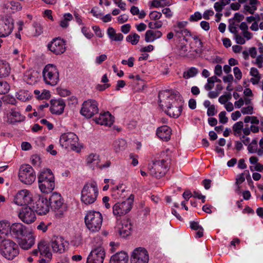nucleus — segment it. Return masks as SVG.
I'll return each instance as SVG.
<instances>
[{
  "instance_id": "09e8293b",
  "label": "nucleus",
  "mask_w": 263,
  "mask_h": 263,
  "mask_svg": "<svg viewBox=\"0 0 263 263\" xmlns=\"http://www.w3.org/2000/svg\"><path fill=\"white\" fill-rule=\"evenodd\" d=\"M63 203V199L61 197V199H58L57 201H55V202H53L49 205V207L54 210H59L61 207L62 206Z\"/></svg>"
},
{
  "instance_id": "2f4dec72",
  "label": "nucleus",
  "mask_w": 263,
  "mask_h": 263,
  "mask_svg": "<svg viewBox=\"0 0 263 263\" xmlns=\"http://www.w3.org/2000/svg\"><path fill=\"white\" fill-rule=\"evenodd\" d=\"M107 34L112 41H121L123 39V35L121 33H116L115 29L111 27L108 28Z\"/></svg>"
},
{
  "instance_id": "3c124183",
  "label": "nucleus",
  "mask_w": 263,
  "mask_h": 263,
  "mask_svg": "<svg viewBox=\"0 0 263 263\" xmlns=\"http://www.w3.org/2000/svg\"><path fill=\"white\" fill-rule=\"evenodd\" d=\"M162 22L160 21L155 22H150L148 24V26L151 29H159L162 26Z\"/></svg>"
},
{
  "instance_id": "2eb2a0df",
  "label": "nucleus",
  "mask_w": 263,
  "mask_h": 263,
  "mask_svg": "<svg viewBox=\"0 0 263 263\" xmlns=\"http://www.w3.org/2000/svg\"><path fill=\"white\" fill-rule=\"evenodd\" d=\"M149 256L147 250L142 247L137 248L133 251L132 263H148Z\"/></svg>"
},
{
  "instance_id": "13d9d810",
  "label": "nucleus",
  "mask_w": 263,
  "mask_h": 263,
  "mask_svg": "<svg viewBox=\"0 0 263 263\" xmlns=\"http://www.w3.org/2000/svg\"><path fill=\"white\" fill-rule=\"evenodd\" d=\"M234 39L235 40L236 43L237 44L239 45H243L246 43V39L241 35L238 33L234 35Z\"/></svg>"
},
{
  "instance_id": "6e6552de",
  "label": "nucleus",
  "mask_w": 263,
  "mask_h": 263,
  "mask_svg": "<svg viewBox=\"0 0 263 263\" xmlns=\"http://www.w3.org/2000/svg\"><path fill=\"white\" fill-rule=\"evenodd\" d=\"M179 93H175L171 90L160 91L158 95L159 106L162 110H164L166 107H170V105H172V104H177L176 100L177 98H179Z\"/></svg>"
},
{
  "instance_id": "bf43d9fd",
  "label": "nucleus",
  "mask_w": 263,
  "mask_h": 263,
  "mask_svg": "<svg viewBox=\"0 0 263 263\" xmlns=\"http://www.w3.org/2000/svg\"><path fill=\"white\" fill-rule=\"evenodd\" d=\"M250 170L252 172L256 171L261 172L263 171V164L258 162V163L254 165V166H250Z\"/></svg>"
},
{
  "instance_id": "a878e982",
  "label": "nucleus",
  "mask_w": 263,
  "mask_h": 263,
  "mask_svg": "<svg viewBox=\"0 0 263 263\" xmlns=\"http://www.w3.org/2000/svg\"><path fill=\"white\" fill-rule=\"evenodd\" d=\"M182 36L183 37V41L189 43V46L193 40L197 45L198 48H200L202 47V43L201 40L197 36H193L191 32L186 29H182Z\"/></svg>"
},
{
  "instance_id": "6ab92c4d",
  "label": "nucleus",
  "mask_w": 263,
  "mask_h": 263,
  "mask_svg": "<svg viewBox=\"0 0 263 263\" xmlns=\"http://www.w3.org/2000/svg\"><path fill=\"white\" fill-rule=\"evenodd\" d=\"M32 200V195L27 190H22L18 192L14 199L15 204L25 206H27V205Z\"/></svg>"
},
{
  "instance_id": "49530a36",
  "label": "nucleus",
  "mask_w": 263,
  "mask_h": 263,
  "mask_svg": "<svg viewBox=\"0 0 263 263\" xmlns=\"http://www.w3.org/2000/svg\"><path fill=\"white\" fill-rule=\"evenodd\" d=\"M7 5L8 8H10L13 11L20 10L22 9L21 4L17 1H10Z\"/></svg>"
},
{
  "instance_id": "f8f14e48",
  "label": "nucleus",
  "mask_w": 263,
  "mask_h": 263,
  "mask_svg": "<svg viewBox=\"0 0 263 263\" xmlns=\"http://www.w3.org/2000/svg\"><path fill=\"white\" fill-rule=\"evenodd\" d=\"M99 112L98 104L95 100L84 101L80 110V114L87 118H90Z\"/></svg>"
},
{
  "instance_id": "9d476101",
  "label": "nucleus",
  "mask_w": 263,
  "mask_h": 263,
  "mask_svg": "<svg viewBox=\"0 0 263 263\" xmlns=\"http://www.w3.org/2000/svg\"><path fill=\"white\" fill-rule=\"evenodd\" d=\"M18 177L21 182L29 185L32 184L36 178L33 168L29 164H24L21 166Z\"/></svg>"
},
{
  "instance_id": "5fc2aeb1",
  "label": "nucleus",
  "mask_w": 263,
  "mask_h": 263,
  "mask_svg": "<svg viewBox=\"0 0 263 263\" xmlns=\"http://www.w3.org/2000/svg\"><path fill=\"white\" fill-rule=\"evenodd\" d=\"M31 163L34 166H39L41 164L40 157L37 155H33L31 157Z\"/></svg>"
},
{
  "instance_id": "79ce46f5",
  "label": "nucleus",
  "mask_w": 263,
  "mask_h": 263,
  "mask_svg": "<svg viewBox=\"0 0 263 263\" xmlns=\"http://www.w3.org/2000/svg\"><path fill=\"white\" fill-rule=\"evenodd\" d=\"M228 0H221L214 4V8L218 13L222 11L224 7L227 4Z\"/></svg>"
},
{
  "instance_id": "0eeeda50",
  "label": "nucleus",
  "mask_w": 263,
  "mask_h": 263,
  "mask_svg": "<svg viewBox=\"0 0 263 263\" xmlns=\"http://www.w3.org/2000/svg\"><path fill=\"white\" fill-rule=\"evenodd\" d=\"M44 81L47 85L54 86L59 81V73L57 67L53 64H47L42 72Z\"/></svg>"
},
{
  "instance_id": "39448f33",
  "label": "nucleus",
  "mask_w": 263,
  "mask_h": 263,
  "mask_svg": "<svg viewBox=\"0 0 263 263\" xmlns=\"http://www.w3.org/2000/svg\"><path fill=\"white\" fill-rule=\"evenodd\" d=\"M19 254L18 245L8 239L0 244V254L8 260H11Z\"/></svg>"
},
{
  "instance_id": "e433bc0d",
  "label": "nucleus",
  "mask_w": 263,
  "mask_h": 263,
  "mask_svg": "<svg viewBox=\"0 0 263 263\" xmlns=\"http://www.w3.org/2000/svg\"><path fill=\"white\" fill-rule=\"evenodd\" d=\"M99 156L96 154H90L86 159L87 164H93L98 167L99 162Z\"/></svg>"
},
{
  "instance_id": "f03ea898",
  "label": "nucleus",
  "mask_w": 263,
  "mask_h": 263,
  "mask_svg": "<svg viewBox=\"0 0 263 263\" xmlns=\"http://www.w3.org/2000/svg\"><path fill=\"white\" fill-rule=\"evenodd\" d=\"M39 186L41 191L44 193L52 192L55 187L54 175L50 169L42 171L38 175Z\"/></svg>"
},
{
  "instance_id": "5701e85b",
  "label": "nucleus",
  "mask_w": 263,
  "mask_h": 263,
  "mask_svg": "<svg viewBox=\"0 0 263 263\" xmlns=\"http://www.w3.org/2000/svg\"><path fill=\"white\" fill-rule=\"evenodd\" d=\"M26 237L21 238L16 240L17 245L24 250H28L34 244V237L32 232Z\"/></svg>"
},
{
  "instance_id": "f257e3e1",
  "label": "nucleus",
  "mask_w": 263,
  "mask_h": 263,
  "mask_svg": "<svg viewBox=\"0 0 263 263\" xmlns=\"http://www.w3.org/2000/svg\"><path fill=\"white\" fill-rule=\"evenodd\" d=\"M161 159L153 160L152 164L148 165L150 174L156 178H160L164 176L171 161L170 157L166 155L164 152L161 153Z\"/></svg>"
},
{
  "instance_id": "473e14b6",
  "label": "nucleus",
  "mask_w": 263,
  "mask_h": 263,
  "mask_svg": "<svg viewBox=\"0 0 263 263\" xmlns=\"http://www.w3.org/2000/svg\"><path fill=\"white\" fill-rule=\"evenodd\" d=\"M250 73L252 76V78L250 79L251 82L253 85L258 84L261 79L258 70L256 68L252 67L250 69Z\"/></svg>"
},
{
  "instance_id": "e2e57ef3",
  "label": "nucleus",
  "mask_w": 263,
  "mask_h": 263,
  "mask_svg": "<svg viewBox=\"0 0 263 263\" xmlns=\"http://www.w3.org/2000/svg\"><path fill=\"white\" fill-rule=\"evenodd\" d=\"M241 112L243 115H251L253 112V107L252 105H249L247 107H242L241 109Z\"/></svg>"
},
{
  "instance_id": "c85d7f7f",
  "label": "nucleus",
  "mask_w": 263,
  "mask_h": 263,
  "mask_svg": "<svg viewBox=\"0 0 263 263\" xmlns=\"http://www.w3.org/2000/svg\"><path fill=\"white\" fill-rule=\"evenodd\" d=\"M162 33L159 30H148L145 33V41L146 43L153 42L155 40L160 38Z\"/></svg>"
},
{
  "instance_id": "cd10ccee",
  "label": "nucleus",
  "mask_w": 263,
  "mask_h": 263,
  "mask_svg": "<svg viewBox=\"0 0 263 263\" xmlns=\"http://www.w3.org/2000/svg\"><path fill=\"white\" fill-rule=\"evenodd\" d=\"M128 256L124 251L117 253L112 255L110 259V263H128Z\"/></svg>"
},
{
  "instance_id": "20e7f679",
  "label": "nucleus",
  "mask_w": 263,
  "mask_h": 263,
  "mask_svg": "<svg viewBox=\"0 0 263 263\" xmlns=\"http://www.w3.org/2000/svg\"><path fill=\"white\" fill-rule=\"evenodd\" d=\"M87 228L92 232H98L102 226L103 217L99 212L89 211L84 218Z\"/></svg>"
},
{
  "instance_id": "58836bf2",
  "label": "nucleus",
  "mask_w": 263,
  "mask_h": 263,
  "mask_svg": "<svg viewBox=\"0 0 263 263\" xmlns=\"http://www.w3.org/2000/svg\"><path fill=\"white\" fill-rule=\"evenodd\" d=\"M10 115L14 118L15 122H22L25 119V117L22 115L20 111L16 110L15 108L11 109Z\"/></svg>"
},
{
  "instance_id": "4c0bfd02",
  "label": "nucleus",
  "mask_w": 263,
  "mask_h": 263,
  "mask_svg": "<svg viewBox=\"0 0 263 263\" xmlns=\"http://www.w3.org/2000/svg\"><path fill=\"white\" fill-rule=\"evenodd\" d=\"M140 35L136 33H132L127 35L126 37L127 42H129L133 45H137L140 40Z\"/></svg>"
},
{
  "instance_id": "bb28decb",
  "label": "nucleus",
  "mask_w": 263,
  "mask_h": 263,
  "mask_svg": "<svg viewBox=\"0 0 263 263\" xmlns=\"http://www.w3.org/2000/svg\"><path fill=\"white\" fill-rule=\"evenodd\" d=\"M119 233L120 236L126 237L131 233L132 225L128 220H122L118 226Z\"/></svg>"
},
{
  "instance_id": "ea45409f",
  "label": "nucleus",
  "mask_w": 263,
  "mask_h": 263,
  "mask_svg": "<svg viewBox=\"0 0 263 263\" xmlns=\"http://www.w3.org/2000/svg\"><path fill=\"white\" fill-rule=\"evenodd\" d=\"M243 127V123L242 121H239L235 123L232 127L234 135L236 136H240L241 135Z\"/></svg>"
},
{
  "instance_id": "6e6d98bb",
  "label": "nucleus",
  "mask_w": 263,
  "mask_h": 263,
  "mask_svg": "<svg viewBox=\"0 0 263 263\" xmlns=\"http://www.w3.org/2000/svg\"><path fill=\"white\" fill-rule=\"evenodd\" d=\"M162 16V14L161 12L153 11H151L149 14V16L151 20L157 21Z\"/></svg>"
},
{
  "instance_id": "4468645a",
  "label": "nucleus",
  "mask_w": 263,
  "mask_h": 263,
  "mask_svg": "<svg viewBox=\"0 0 263 263\" xmlns=\"http://www.w3.org/2000/svg\"><path fill=\"white\" fill-rule=\"evenodd\" d=\"M47 48L55 55L63 53L66 49V43L64 40L56 37L52 40L47 45Z\"/></svg>"
},
{
  "instance_id": "0e129e2a",
  "label": "nucleus",
  "mask_w": 263,
  "mask_h": 263,
  "mask_svg": "<svg viewBox=\"0 0 263 263\" xmlns=\"http://www.w3.org/2000/svg\"><path fill=\"white\" fill-rule=\"evenodd\" d=\"M219 122L221 123L225 124L228 121V118L226 117V112L224 111H221L219 114Z\"/></svg>"
},
{
  "instance_id": "774afa93",
  "label": "nucleus",
  "mask_w": 263,
  "mask_h": 263,
  "mask_svg": "<svg viewBox=\"0 0 263 263\" xmlns=\"http://www.w3.org/2000/svg\"><path fill=\"white\" fill-rule=\"evenodd\" d=\"M262 63L263 54H260L257 57H256L255 64H256L259 68H261L262 67Z\"/></svg>"
},
{
  "instance_id": "603ef678",
  "label": "nucleus",
  "mask_w": 263,
  "mask_h": 263,
  "mask_svg": "<svg viewBox=\"0 0 263 263\" xmlns=\"http://www.w3.org/2000/svg\"><path fill=\"white\" fill-rule=\"evenodd\" d=\"M33 27L35 29V36H39L43 32V28L41 24L37 22H34L33 24Z\"/></svg>"
},
{
  "instance_id": "de8ad7c7",
  "label": "nucleus",
  "mask_w": 263,
  "mask_h": 263,
  "mask_svg": "<svg viewBox=\"0 0 263 263\" xmlns=\"http://www.w3.org/2000/svg\"><path fill=\"white\" fill-rule=\"evenodd\" d=\"M112 190L114 191H117V193L120 195L121 198L125 197V196L124 195H122V194L124 192H127L125 190V187L124 186L123 184L117 185L115 187H114Z\"/></svg>"
},
{
  "instance_id": "338daca9",
  "label": "nucleus",
  "mask_w": 263,
  "mask_h": 263,
  "mask_svg": "<svg viewBox=\"0 0 263 263\" xmlns=\"http://www.w3.org/2000/svg\"><path fill=\"white\" fill-rule=\"evenodd\" d=\"M82 32L85 35V36L88 39H90L93 36V33H91L88 30V29L85 27H83L82 28Z\"/></svg>"
},
{
  "instance_id": "8fccbe9b",
  "label": "nucleus",
  "mask_w": 263,
  "mask_h": 263,
  "mask_svg": "<svg viewBox=\"0 0 263 263\" xmlns=\"http://www.w3.org/2000/svg\"><path fill=\"white\" fill-rule=\"evenodd\" d=\"M232 96L231 93H227L226 95L221 96L219 99L218 101L221 104H225L228 102V101L231 100Z\"/></svg>"
},
{
  "instance_id": "864d4df0",
  "label": "nucleus",
  "mask_w": 263,
  "mask_h": 263,
  "mask_svg": "<svg viewBox=\"0 0 263 263\" xmlns=\"http://www.w3.org/2000/svg\"><path fill=\"white\" fill-rule=\"evenodd\" d=\"M61 197H62L61 195L57 192L52 193L49 199H48L49 205L53 202H55V201H57L58 199H61Z\"/></svg>"
},
{
  "instance_id": "69168bd1",
  "label": "nucleus",
  "mask_w": 263,
  "mask_h": 263,
  "mask_svg": "<svg viewBox=\"0 0 263 263\" xmlns=\"http://www.w3.org/2000/svg\"><path fill=\"white\" fill-rule=\"evenodd\" d=\"M233 72L235 78L240 80L242 78V72L238 67H235L233 68Z\"/></svg>"
},
{
  "instance_id": "c03bdc74",
  "label": "nucleus",
  "mask_w": 263,
  "mask_h": 263,
  "mask_svg": "<svg viewBox=\"0 0 263 263\" xmlns=\"http://www.w3.org/2000/svg\"><path fill=\"white\" fill-rule=\"evenodd\" d=\"M198 72V71L197 68L195 67H191L187 71L184 72L183 77L186 79L193 77L196 75Z\"/></svg>"
},
{
  "instance_id": "4be33fe9",
  "label": "nucleus",
  "mask_w": 263,
  "mask_h": 263,
  "mask_svg": "<svg viewBox=\"0 0 263 263\" xmlns=\"http://www.w3.org/2000/svg\"><path fill=\"white\" fill-rule=\"evenodd\" d=\"M50 102V111L52 114L61 115L63 114L66 105L63 99L51 100Z\"/></svg>"
},
{
  "instance_id": "c756f323",
  "label": "nucleus",
  "mask_w": 263,
  "mask_h": 263,
  "mask_svg": "<svg viewBox=\"0 0 263 263\" xmlns=\"http://www.w3.org/2000/svg\"><path fill=\"white\" fill-rule=\"evenodd\" d=\"M163 110H165L166 113L170 117L177 118L181 115V106H177L176 104H172V105L166 107Z\"/></svg>"
},
{
  "instance_id": "f704fd0d",
  "label": "nucleus",
  "mask_w": 263,
  "mask_h": 263,
  "mask_svg": "<svg viewBox=\"0 0 263 263\" xmlns=\"http://www.w3.org/2000/svg\"><path fill=\"white\" fill-rule=\"evenodd\" d=\"M113 146L116 152H119L125 149L126 142L122 139H118L114 142Z\"/></svg>"
},
{
  "instance_id": "4d7b16f0",
  "label": "nucleus",
  "mask_w": 263,
  "mask_h": 263,
  "mask_svg": "<svg viewBox=\"0 0 263 263\" xmlns=\"http://www.w3.org/2000/svg\"><path fill=\"white\" fill-rule=\"evenodd\" d=\"M202 17L201 13L197 11L190 16L189 20L191 22H197L200 20L202 18Z\"/></svg>"
},
{
  "instance_id": "393cba45",
  "label": "nucleus",
  "mask_w": 263,
  "mask_h": 263,
  "mask_svg": "<svg viewBox=\"0 0 263 263\" xmlns=\"http://www.w3.org/2000/svg\"><path fill=\"white\" fill-rule=\"evenodd\" d=\"M114 118L107 111L103 114H100L99 117L96 118L95 121L97 124L111 126L114 122Z\"/></svg>"
},
{
  "instance_id": "a211bd4d",
  "label": "nucleus",
  "mask_w": 263,
  "mask_h": 263,
  "mask_svg": "<svg viewBox=\"0 0 263 263\" xmlns=\"http://www.w3.org/2000/svg\"><path fill=\"white\" fill-rule=\"evenodd\" d=\"M18 215L22 221L27 224L33 222L36 219L34 212L28 206L22 207L20 210Z\"/></svg>"
},
{
  "instance_id": "680f3d73",
  "label": "nucleus",
  "mask_w": 263,
  "mask_h": 263,
  "mask_svg": "<svg viewBox=\"0 0 263 263\" xmlns=\"http://www.w3.org/2000/svg\"><path fill=\"white\" fill-rule=\"evenodd\" d=\"M182 42V51H183V54L186 55L188 51H190V49L192 48L191 45L189 46V43L186 42L183 40Z\"/></svg>"
},
{
  "instance_id": "1a4fd4ad",
  "label": "nucleus",
  "mask_w": 263,
  "mask_h": 263,
  "mask_svg": "<svg viewBox=\"0 0 263 263\" xmlns=\"http://www.w3.org/2000/svg\"><path fill=\"white\" fill-rule=\"evenodd\" d=\"M134 199V195L130 194L125 201L116 203L112 208L113 214L118 218L129 212L133 205Z\"/></svg>"
},
{
  "instance_id": "f3484780",
  "label": "nucleus",
  "mask_w": 263,
  "mask_h": 263,
  "mask_svg": "<svg viewBox=\"0 0 263 263\" xmlns=\"http://www.w3.org/2000/svg\"><path fill=\"white\" fill-rule=\"evenodd\" d=\"M14 28V21L11 17H5L0 20V37L8 36Z\"/></svg>"
},
{
  "instance_id": "b1692460",
  "label": "nucleus",
  "mask_w": 263,
  "mask_h": 263,
  "mask_svg": "<svg viewBox=\"0 0 263 263\" xmlns=\"http://www.w3.org/2000/svg\"><path fill=\"white\" fill-rule=\"evenodd\" d=\"M156 134L162 141H168L171 139L172 130L169 126L163 125L157 128Z\"/></svg>"
},
{
  "instance_id": "37998d69",
  "label": "nucleus",
  "mask_w": 263,
  "mask_h": 263,
  "mask_svg": "<svg viewBox=\"0 0 263 263\" xmlns=\"http://www.w3.org/2000/svg\"><path fill=\"white\" fill-rule=\"evenodd\" d=\"M258 148V142L256 139H253L252 142L248 146V150L249 153H255Z\"/></svg>"
},
{
  "instance_id": "aec40b11",
  "label": "nucleus",
  "mask_w": 263,
  "mask_h": 263,
  "mask_svg": "<svg viewBox=\"0 0 263 263\" xmlns=\"http://www.w3.org/2000/svg\"><path fill=\"white\" fill-rule=\"evenodd\" d=\"M174 31L175 32V34H174L173 32H170L167 34V38L168 40H171L174 37H175L174 40L176 42V47L174 49V52L179 56L181 53L180 47L179 45L180 41V33H181V22H179L177 23V26L174 27Z\"/></svg>"
},
{
  "instance_id": "412c9836",
  "label": "nucleus",
  "mask_w": 263,
  "mask_h": 263,
  "mask_svg": "<svg viewBox=\"0 0 263 263\" xmlns=\"http://www.w3.org/2000/svg\"><path fill=\"white\" fill-rule=\"evenodd\" d=\"M51 247L54 252L62 253L65 251V246L66 241L64 238L59 236H54L51 240Z\"/></svg>"
},
{
  "instance_id": "9b49d317",
  "label": "nucleus",
  "mask_w": 263,
  "mask_h": 263,
  "mask_svg": "<svg viewBox=\"0 0 263 263\" xmlns=\"http://www.w3.org/2000/svg\"><path fill=\"white\" fill-rule=\"evenodd\" d=\"M32 232L31 229L21 222H16L11 225L10 236L16 240L26 237Z\"/></svg>"
},
{
  "instance_id": "dca6fc26",
  "label": "nucleus",
  "mask_w": 263,
  "mask_h": 263,
  "mask_svg": "<svg viewBox=\"0 0 263 263\" xmlns=\"http://www.w3.org/2000/svg\"><path fill=\"white\" fill-rule=\"evenodd\" d=\"M105 256V250L102 247L95 248L87 257L86 263H103Z\"/></svg>"
},
{
  "instance_id": "7c9ffc66",
  "label": "nucleus",
  "mask_w": 263,
  "mask_h": 263,
  "mask_svg": "<svg viewBox=\"0 0 263 263\" xmlns=\"http://www.w3.org/2000/svg\"><path fill=\"white\" fill-rule=\"evenodd\" d=\"M38 250L42 255H44L46 257L51 259L52 257V254L50 252V249L48 245L44 240H41L38 243Z\"/></svg>"
},
{
  "instance_id": "a18cd8bd",
  "label": "nucleus",
  "mask_w": 263,
  "mask_h": 263,
  "mask_svg": "<svg viewBox=\"0 0 263 263\" xmlns=\"http://www.w3.org/2000/svg\"><path fill=\"white\" fill-rule=\"evenodd\" d=\"M10 89L9 84L6 82L0 80V94H6Z\"/></svg>"
},
{
  "instance_id": "72a5a7b5",
  "label": "nucleus",
  "mask_w": 263,
  "mask_h": 263,
  "mask_svg": "<svg viewBox=\"0 0 263 263\" xmlns=\"http://www.w3.org/2000/svg\"><path fill=\"white\" fill-rule=\"evenodd\" d=\"M10 71V67L8 63L0 62V78L7 77Z\"/></svg>"
},
{
  "instance_id": "7ed1b4c3",
  "label": "nucleus",
  "mask_w": 263,
  "mask_h": 263,
  "mask_svg": "<svg viewBox=\"0 0 263 263\" xmlns=\"http://www.w3.org/2000/svg\"><path fill=\"white\" fill-rule=\"evenodd\" d=\"M99 190L96 182H87L81 191V200L86 205L94 203L98 196Z\"/></svg>"
},
{
  "instance_id": "c9c22d12",
  "label": "nucleus",
  "mask_w": 263,
  "mask_h": 263,
  "mask_svg": "<svg viewBox=\"0 0 263 263\" xmlns=\"http://www.w3.org/2000/svg\"><path fill=\"white\" fill-rule=\"evenodd\" d=\"M11 225L10 223L6 221L0 222V233L5 236L10 235Z\"/></svg>"
},
{
  "instance_id": "423d86ee",
  "label": "nucleus",
  "mask_w": 263,
  "mask_h": 263,
  "mask_svg": "<svg viewBox=\"0 0 263 263\" xmlns=\"http://www.w3.org/2000/svg\"><path fill=\"white\" fill-rule=\"evenodd\" d=\"M78 141V137L72 132L62 134L60 139V143L62 147L65 148H70L78 153L80 152L81 149Z\"/></svg>"
},
{
  "instance_id": "052dcab7",
  "label": "nucleus",
  "mask_w": 263,
  "mask_h": 263,
  "mask_svg": "<svg viewBox=\"0 0 263 263\" xmlns=\"http://www.w3.org/2000/svg\"><path fill=\"white\" fill-rule=\"evenodd\" d=\"M78 103V100L77 97L74 96H71L68 98L67 103L70 106H75Z\"/></svg>"
},
{
  "instance_id": "ddd939ff",
  "label": "nucleus",
  "mask_w": 263,
  "mask_h": 263,
  "mask_svg": "<svg viewBox=\"0 0 263 263\" xmlns=\"http://www.w3.org/2000/svg\"><path fill=\"white\" fill-rule=\"evenodd\" d=\"M33 208L40 215H45L49 211V203L47 197L39 195L33 203Z\"/></svg>"
},
{
  "instance_id": "a19ab883",
  "label": "nucleus",
  "mask_w": 263,
  "mask_h": 263,
  "mask_svg": "<svg viewBox=\"0 0 263 263\" xmlns=\"http://www.w3.org/2000/svg\"><path fill=\"white\" fill-rule=\"evenodd\" d=\"M73 18V16L70 13H65L64 18L60 22V26L62 28H67L69 25L68 22Z\"/></svg>"
}]
</instances>
